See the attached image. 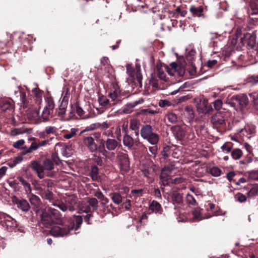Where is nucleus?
<instances>
[{"label":"nucleus","mask_w":258,"mask_h":258,"mask_svg":"<svg viewBox=\"0 0 258 258\" xmlns=\"http://www.w3.org/2000/svg\"><path fill=\"white\" fill-rule=\"evenodd\" d=\"M249 177L254 180H258V171H253L249 173Z\"/></svg>","instance_id":"58"},{"label":"nucleus","mask_w":258,"mask_h":258,"mask_svg":"<svg viewBox=\"0 0 258 258\" xmlns=\"http://www.w3.org/2000/svg\"><path fill=\"white\" fill-rule=\"evenodd\" d=\"M84 144L87 147L89 150L93 152L97 151L98 146L94 141V139L91 137H86L84 139Z\"/></svg>","instance_id":"13"},{"label":"nucleus","mask_w":258,"mask_h":258,"mask_svg":"<svg viewBox=\"0 0 258 258\" xmlns=\"http://www.w3.org/2000/svg\"><path fill=\"white\" fill-rule=\"evenodd\" d=\"M150 82L153 87H154L155 88L158 87V81L156 79H155L154 78H152L150 80Z\"/></svg>","instance_id":"63"},{"label":"nucleus","mask_w":258,"mask_h":258,"mask_svg":"<svg viewBox=\"0 0 258 258\" xmlns=\"http://www.w3.org/2000/svg\"><path fill=\"white\" fill-rule=\"evenodd\" d=\"M166 118L171 123H175L177 121V116L173 112H169L166 115Z\"/></svg>","instance_id":"35"},{"label":"nucleus","mask_w":258,"mask_h":258,"mask_svg":"<svg viewBox=\"0 0 258 258\" xmlns=\"http://www.w3.org/2000/svg\"><path fill=\"white\" fill-rule=\"evenodd\" d=\"M235 199L240 203L244 202L246 200L245 196L240 193L235 195Z\"/></svg>","instance_id":"52"},{"label":"nucleus","mask_w":258,"mask_h":258,"mask_svg":"<svg viewBox=\"0 0 258 258\" xmlns=\"http://www.w3.org/2000/svg\"><path fill=\"white\" fill-rule=\"evenodd\" d=\"M223 102L221 99H217L213 102L214 107L215 110H220L222 106Z\"/></svg>","instance_id":"48"},{"label":"nucleus","mask_w":258,"mask_h":258,"mask_svg":"<svg viewBox=\"0 0 258 258\" xmlns=\"http://www.w3.org/2000/svg\"><path fill=\"white\" fill-rule=\"evenodd\" d=\"M38 148V144L35 142H33L31 143L29 148L27 149L26 147H24L22 149L24 150L23 154L25 155L27 154L31 153L33 151L36 150Z\"/></svg>","instance_id":"27"},{"label":"nucleus","mask_w":258,"mask_h":258,"mask_svg":"<svg viewBox=\"0 0 258 258\" xmlns=\"http://www.w3.org/2000/svg\"><path fill=\"white\" fill-rule=\"evenodd\" d=\"M43 166L46 172V175L52 176L54 175V172L52 171L53 169V163L50 160L47 159L45 160Z\"/></svg>","instance_id":"15"},{"label":"nucleus","mask_w":258,"mask_h":258,"mask_svg":"<svg viewBox=\"0 0 258 258\" xmlns=\"http://www.w3.org/2000/svg\"><path fill=\"white\" fill-rule=\"evenodd\" d=\"M144 102V100L143 98H140L138 100H136L133 102L127 103L126 105V107L124 108L123 109V113H131L132 110H130L127 109V108L132 109L138 104H140Z\"/></svg>","instance_id":"19"},{"label":"nucleus","mask_w":258,"mask_h":258,"mask_svg":"<svg viewBox=\"0 0 258 258\" xmlns=\"http://www.w3.org/2000/svg\"><path fill=\"white\" fill-rule=\"evenodd\" d=\"M54 108V103L52 99L48 98L46 100V104L44 107L41 117L44 120H47L49 117L53 112Z\"/></svg>","instance_id":"6"},{"label":"nucleus","mask_w":258,"mask_h":258,"mask_svg":"<svg viewBox=\"0 0 258 258\" xmlns=\"http://www.w3.org/2000/svg\"><path fill=\"white\" fill-rule=\"evenodd\" d=\"M49 209L54 223L59 224L61 222V216L59 211L52 208H49Z\"/></svg>","instance_id":"23"},{"label":"nucleus","mask_w":258,"mask_h":258,"mask_svg":"<svg viewBox=\"0 0 258 258\" xmlns=\"http://www.w3.org/2000/svg\"><path fill=\"white\" fill-rule=\"evenodd\" d=\"M34 88L32 89L33 94L37 97H40L42 96V91L38 88L36 83H33Z\"/></svg>","instance_id":"42"},{"label":"nucleus","mask_w":258,"mask_h":258,"mask_svg":"<svg viewBox=\"0 0 258 258\" xmlns=\"http://www.w3.org/2000/svg\"><path fill=\"white\" fill-rule=\"evenodd\" d=\"M195 102L196 103L197 109L199 113L206 114L213 110L211 105L209 104L208 100L205 98H195Z\"/></svg>","instance_id":"4"},{"label":"nucleus","mask_w":258,"mask_h":258,"mask_svg":"<svg viewBox=\"0 0 258 258\" xmlns=\"http://www.w3.org/2000/svg\"><path fill=\"white\" fill-rule=\"evenodd\" d=\"M173 132L174 135L179 140L182 139L185 135L184 130L178 125L173 127Z\"/></svg>","instance_id":"24"},{"label":"nucleus","mask_w":258,"mask_h":258,"mask_svg":"<svg viewBox=\"0 0 258 258\" xmlns=\"http://www.w3.org/2000/svg\"><path fill=\"white\" fill-rule=\"evenodd\" d=\"M25 144V141L23 139L20 140L15 142L13 146L16 149H20V147Z\"/></svg>","instance_id":"55"},{"label":"nucleus","mask_w":258,"mask_h":258,"mask_svg":"<svg viewBox=\"0 0 258 258\" xmlns=\"http://www.w3.org/2000/svg\"><path fill=\"white\" fill-rule=\"evenodd\" d=\"M185 112L186 113L188 117L190 119L194 118V112L192 108L190 106H187L185 108Z\"/></svg>","instance_id":"43"},{"label":"nucleus","mask_w":258,"mask_h":258,"mask_svg":"<svg viewBox=\"0 0 258 258\" xmlns=\"http://www.w3.org/2000/svg\"><path fill=\"white\" fill-rule=\"evenodd\" d=\"M258 195V184L254 185L247 193L248 197H254Z\"/></svg>","instance_id":"34"},{"label":"nucleus","mask_w":258,"mask_h":258,"mask_svg":"<svg viewBox=\"0 0 258 258\" xmlns=\"http://www.w3.org/2000/svg\"><path fill=\"white\" fill-rule=\"evenodd\" d=\"M171 105V102L167 100H161L159 102V105L161 107H165Z\"/></svg>","instance_id":"53"},{"label":"nucleus","mask_w":258,"mask_h":258,"mask_svg":"<svg viewBox=\"0 0 258 258\" xmlns=\"http://www.w3.org/2000/svg\"><path fill=\"white\" fill-rule=\"evenodd\" d=\"M221 170L217 167H214L210 169V173L215 177L219 176L221 174Z\"/></svg>","instance_id":"44"},{"label":"nucleus","mask_w":258,"mask_h":258,"mask_svg":"<svg viewBox=\"0 0 258 258\" xmlns=\"http://www.w3.org/2000/svg\"><path fill=\"white\" fill-rule=\"evenodd\" d=\"M29 195V196H28V198L31 204L36 207H38L40 203V200L39 198L32 193Z\"/></svg>","instance_id":"25"},{"label":"nucleus","mask_w":258,"mask_h":258,"mask_svg":"<svg viewBox=\"0 0 258 258\" xmlns=\"http://www.w3.org/2000/svg\"><path fill=\"white\" fill-rule=\"evenodd\" d=\"M170 171L169 170L168 167H165L162 169L160 177L161 179H163L165 180L168 179V174Z\"/></svg>","instance_id":"40"},{"label":"nucleus","mask_w":258,"mask_h":258,"mask_svg":"<svg viewBox=\"0 0 258 258\" xmlns=\"http://www.w3.org/2000/svg\"><path fill=\"white\" fill-rule=\"evenodd\" d=\"M131 194L133 196L136 197L142 196L143 194V189H133L131 191Z\"/></svg>","instance_id":"54"},{"label":"nucleus","mask_w":258,"mask_h":258,"mask_svg":"<svg viewBox=\"0 0 258 258\" xmlns=\"http://www.w3.org/2000/svg\"><path fill=\"white\" fill-rule=\"evenodd\" d=\"M211 122L215 126H221L225 123V113L222 111H218L211 117Z\"/></svg>","instance_id":"7"},{"label":"nucleus","mask_w":258,"mask_h":258,"mask_svg":"<svg viewBox=\"0 0 258 258\" xmlns=\"http://www.w3.org/2000/svg\"><path fill=\"white\" fill-rule=\"evenodd\" d=\"M144 176L149 179L150 181H152L153 171L152 169H144L142 170Z\"/></svg>","instance_id":"39"},{"label":"nucleus","mask_w":258,"mask_h":258,"mask_svg":"<svg viewBox=\"0 0 258 258\" xmlns=\"http://www.w3.org/2000/svg\"><path fill=\"white\" fill-rule=\"evenodd\" d=\"M0 107L3 111L12 109V105L8 100H3L0 103Z\"/></svg>","instance_id":"29"},{"label":"nucleus","mask_w":258,"mask_h":258,"mask_svg":"<svg viewBox=\"0 0 258 258\" xmlns=\"http://www.w3.org/2000/svg\"><path fill=\"white\" fill-rule=\"evenodd\" d=\"M0 224L8 231H12L17 226L16 220L8 214L0 213Z\"/></svg>","instance_id":"3"},{"label":"nucleus","mask_w":258,"mask_h":258,"mask_svg":"<svg viewBox=\"0 0 258 258\" xmlns=\"http://www.w3.org/2000/svg\"><path fill=\"white\" fill-rule=\"evenodd\" d=\"M20 99L22 103L24 105L26 102V93L23 92H20Z\"/></svg>","instance_id":"62"},{"label":"nucleus","mask_w":258,"mask_h":258,"mask_svg":"<svg viewBox=\"0 0 258 258\" xmlns=\"http://www.w3.org/2000/svg\"><path fill=\"white\" fill-rule=\"evenodd\" d=\"M127 73L132 78L134 81L137 80L138 83L141 85L142 76L141 73V66L137 63L135 68H132L131 64H127L126 66Z\"/></svg>","instance_id":"5"},{"label":"nucleus","mask_w":258,"mask_h":258,"mask_svg":"<svg viewBox=\"0 0 258 258\" xmlns=\"http://www.w3.org/2000/svg\"><path fill=\"white\" fill-rule=\"evenodd\" d=\"M8 168L3 166L0 168V179L6 174Z\"/></svg>","instance_id":"60"},{"label":"nucleus","mask_w":258,"mask_h":258,"mask_svg":"<svg viewBox=\"0 0 258 258\" xmlns=\"http://www.w3.org/2000/svg\"><path fill=\"white\" fill-rule=\"evenodd\" d=\"M141 122L139 119H132L130 122V128L135 132V135L138 137Z\"/></svg>","instance_id":"17"},{"label":"nucleus","mask_w":258,"mask_h":258,"mask_svg":"<svg viewBox=\"0 0 258 258\" xmlns=\"http://www.w3.org/2000/svg\"><path fill=\"white\" fill-rule=\"evenodd\" d=\"M80 210L82 212L87 213L90 212V208L89 206L87 205L83 206L80 208Z\"/></svg>","instance_id":"61"},{"label":"nucleus","mask_w":258,"mask_h":258,"mask_svg":"<svg viewBox=\"0 0 258 258\" xmlns=\"http://www.w3.org/2000/svg\"><path fill=\"white\" fill-rule=\"evenodd\" d=\"M137 139L134 140L133 138L129 135L127 133L124 134L123 137L122 142L123 145L128 149H131L135 143H137Z\"/></svg>","instance_id":"14"},{"label":"nucleus","mask_w":258,"mask_h":258,"mask_svg":"<svg viewBox=\"0 0 258 258\" xmlns=\"http://www.w3.org/2000/svg\"><path fill=\"white\" fill-rule=\"evenodd\" d=\"M110 126L109 123L107 121H104L103 123H100V129L102 130H105L108 128Z\"/></svg>","instance_id":"59"},{"label":"nucleus","mask_w":258,"mask_h":258,"mask_svg":"<svg viewBox=\"0 0 258 258\" xmlns=\"http://www.w3.org/2000/svg\"><path fill=\"white\" fill-rule=\"evenodd\" d=\"M88 203L91 206L93 210L96 211L98 208V202L96 199L94 198H90L88 200Z\"/></svg>","instance_id":"36"},{"label":"nucleus","mask_w":258,"mask_h":258,"mask_svg":"<svg viewBox=\"0 0 258 258\" xmlns=\"http://www.w3.org/2000/svg\"><path fill=\"white\" fill-rule=\"evenodd\" d=\"M31 167L32 169L36 173L38 177L40 178H43L46 175V172L44 171L43 166L39 162L33 161L31 163Z\"/></svg>","instance_id":"10"},{"label":"nucleus","mask_w":258,"mask_h":258,"mask_svg":"<svg viewBox=\"0 0 258 258\" xmlns=\"http://www.w3.org/2000/svg\"><path fill=\"white\" fill-rule=\"evenodd\" d=\"M111 199L114 203L117 205L120 204L122 201L121 195L117 192H115L111 195Z\"/></svg>","instance_id":"33"},{"label":"nucleus","mask_w":258,"mask_h":258,"mask_svg":"<svg viewBox=\"0 0 258 258\" xmlns=\"http://www.w3.org/2000/svg\"><path fill=\"white\" fill-rule=\"evenodd\" d=\"M98 101L99 104L103 106H106L109 103V100L103 96L98 97Z\"/></svg>","instance_id":"47"},{"label":"nucleus","mask_w":258,"mask_h":258,"mask_svg":"<svg viewBox=\"0 0 258 258\" xmlns=\"http://www.w3.org/2000/svg\"><path fill=\"white\" fill-rule=\"evenodd\" d=\"M78 131V130L77 128H72L71 129L70 131L63 135V138L66 139H71L76 135Z\"/></svg>","instance_id":"38"},{"label":"nucleus","mask_w":258,"mask_h":258,"mask_svg":"<svg viewBox=\"0 0 258 258\" xmlns=\"http://www.w3.org/2000/svg\"><path fill=\"white\" fill-rule=\"evenodd\" d=\"M242 154L241 150L235 149L231 152V155L234 160H238L241 157Z\"/></svg>","instance_id":"32"},{"label":"nucleus","mask_w":258,"mask_h":258,"mask_svg":"<svg viewBox=\"0 0 258 258\" xmlns=\"http://www.w3.org/2000/svg\"><path fill=\"white\" fill-rule=\"evenodd\" d=\"M41 196L46 200H51L53 198V194L48 190H44Z\"/></svg>","instance_id":"45"},{"label":"nucleus","mask_w":258,"mask_h":258,"mask_svg":"<svg viewBox=\"0 0 258 258\" xmlns=\"http://www.w3.org/2000/svg\"><path fill=\"white\" fill-rule=\"evenodd\" d=\"M232 148V146L230 143H226L221 147L222 151L225 153H229L231 151Z\"/></svg>","instance_id":"41"},{"label":"nucleus","mask_w":258,"mask_h":258,"mask_svg":"<svg viewBox=\"0 0 258 258\" xmlns=\"http://www.w3.org/2000/svg\"><path fill=\"white\" fill-rule=\"evenodd\" d=\"M164 70L166 71V72L168 73L170 76H174V73L176 71L175 70L173 69L170 68L169 66L165 65L164 66Z\"/></svg>","instance_id":"57"},{"label":"nucleus","mask_w":258,"mask_h":258,"mask_svg":"<svg viewBox=\"0 0 258 258\" xmlns=\"http://www.w3.org/2000/svg\"><path fill=\"white\" fill-rule=\"evenodd\" d=\"M15 204L17 208L21 209L23 212H27L30 209V206L28 202L26 200H18L15 201Z\"/></svg>","instance_id":"16"},{"label":"nucleus","mask_w":258,"mask_h":258,"mask_svg":"<svg viewBox=\"0 0 258 258\" xmlns=\"http://www.w3.org/2000/svg\"><path fill=\"white\" fill-rule=\"evenodd\" d=\"M240 132L242 133L244 135H245L248 138H250L251 136H248L252 135L255 133V127L253 126L247 125L245 126L244 128L241 129Z\"/></svg>","instance_id":"21"},{"label":"nucleus","mask_w":258,"mask_h":258,"mask_svg":"<svg viewBox=\"0 0 258 258\" xmlns=\"http://www.w3.org/2000/svg\"><path fill=\"white\" fill-rule=\"evenodd\" d=\"M186 200L188 204L192 205H195L196 203V201L194 197L189 194L186 195Z\"/></svg>","instance_id":"51"},{"label":"nucleus","mask_w":258,"mask_h":258,"mask_svg":"<svg viewBox=\"0 0 258 258\" xmlns=\"http://www.w3.org/2000/svg\"><path fill=\"white\" fill-rule=\"evenodd\" d=\"M23 186L27 195H29L31 193L32 189L30 184L29 183L27 182Z\"/></svg>","instance_id":"56"},{"label":"nucleus","mask_w":258,"mask_h":258,"mask_svg":"<svg viewBox=\"0 0 258 258\" xmlns=\"http://www.w3.org/2000/svg\"><path fill=\"white\" fill-rule=\"evenodd\" d=\"M118 158L119 162L120 169L127 171L130 169V162L128 155L122 152L119 153Z\"/></svg>","instance_id":"8"},{"label":"nucleus","mask_w":258,"mask_h":258,"mask_svg":"<svg viewBox=\"0 0 258 258\" xmlns=\"http://www.w3.org/2000/svg\"><path fill=\"white\" fill-rule=\"evenodd\" d=\"M192 213L195 217L198 220H201L205 218L204 217L201 216V210L199 208L195 209Z\"/></svg>","instance_id":"49"},{"label":"nucleus","mask_w":258,"mask_h":258,"mask_svg":"<svg viewBox=\"0 0 258 258\" xmlns=\"http://www.w3.org/2000/svg\"><path fill=\"white\" fill-rule=\"evenodd\" d=\"M83 219L81 216H76L75 219L69 224L54 226L50 230L51 234L54 236H64L70 234L74 230H77L82 224Z\"/></svg>","instance_id":"1"},{"label":"nucleus","mask_w":258,"mask_h":258,"mask_svg":"<svg viewBox=\"0 0 258 258\" xmlns=\"http://www.w3.org/2000/svg\"><path fill=\"white\" fill-rule=\"evenodd\" d=\"M189 10L193 15L200 17L202 15L203 9L201 7H196L194 6H191L190 7Z\"/></svg>","instance_id":"30"},{"label":"nucleus","mask_w":258,"mask_h":258,"mask_svg":"<svg viewBox=\"0 0 258 258\" xmlns=\"http://www.w3.org/2000/svg\"><path fill=\"white\" fill-rule=\"evenodd\" d=\"M41 221L45 226H48L54 223L51 213H50L49 209L47 211L46 210H41Z\"/></svg>","instance_id":"9"},{"label":"nucleus","mask_w":258,"mask_h":258,"mask_svg":"<svg viewBox=\"0 0 258 258\" xmlns=\"http://www.w3.org/2000/svg\"><path fill=\"white\" fill-rule=\"evenodd\" d=\"M249 6L252 11V15L258 14V0H250Z\"/></svg>","instance_id":"28"},{"label":"nucleus","mask_w":258,"mask_h":258,"mask_svg":"<svg viewBox=\"0 0 258 258\" xmlns=\"http://www.w3.org/2000/svg\"><path fill=\"white\" fill-rule=\"evenodd\" d=\"M108 96L113 101L117 102L120 100V90L117 85H113V89L110 91Z\"/></svg>","instance_id":"12"},{"label":"nucleus","mask_w":258,"mask_h":258,"mask_svg":"<svg viewBox=\"0 0 258 258\" xmlns=\"http://www.w3.org/2000/svg\"><path fill=\"white\" fill-rule=\"evenodd\" d=\"M100 129V123L96 122L94 123H92L90 124L89 126H87L86 128V130L87 131H93L97 129Z\"/></svg>","instance_id":"50"},{"label":"nucleus","mask_w":258,"mask_h":258,"mask_svg":"<svg viewBox=\"0 0 258 258\" xmlns=\"http://www.w3.org/2000/svg\"><path fill=\"white\" fill-rule=\"evenodd\" d=\"M90 175L93 180H96L98 178V168L96 166L94 165L92 166Z\"/></svg>","instance_id":"37"},{"label":"nucleus","mask_w":258,"mask_h":258,"mask_svg":"<svg viewBox=\"0 0 258 258\" xmlns=\"http://www.w3.org/2000/svg\"><path fill=\"white\" fill-rule=\"evenodd\" d=\"M120 142L115 139L108 138L104 142V148L107 150L111 151L115 150L117 147L120 146Z\"/></svg>","instance_id":"11"},{"label":"nucleus","mask_w":258,"mask_h":258,"mask_svg":"<svg viewBox=\"0 0 258 258\" xmlns=\"http://www.w3.org/2000/svg\"><path fill=\"white\" fill-rule=\"evenodd\" d=\"M225 104L229 105L230 107L236 108L237 106V101L235 96H233L231 97L228 98L225 101Z\"/></svg>","instance_id":"31"},{"label":"nucleus","mask_w":258,"mask_h":258,"mask_svg":"<svg viewBox=\"0 0 258 258\" xmlns=\"http://www.w3.org/2000/svg\"><path fill=\"white\" fill-rule=\"evenodd\" d=\"M171 198L174 204H180L182 202V196L178 191H172L171 194Z\"/></svg>","instance_id":"20"},{"label":"nucleus","mask_w":258,"mask_h":258,"mask_svg":"<svg viewBox=\"0 0 258 258\" xmlns=\"http://www.w3.org/2000/svg\"><path fill=\"white\" fill-rule=\"evenodd\" d=\"M140 134L144 139L147 140L152 145H156L159 142V135L153 132V128L149 124H145L142 127Z\"/></svg>","instance_id":"2"},{"label":"nucleus","mask_w":258,"mask_h":258,"mask_svg":"<svg viewBox=\"0 0 258 258\" xmlns=\"http://www.w3.org/2000/svg\"><path fill=\"white\" fill-rule=\"evenodd\" d=\"M8 183L10 187L14 189H16L18 186V183L15 180L10 181Z\"/></svg>","instance_id":"64"},{"label":"nucleus","mask_w":258,"mask_h":258,"mask_svg":"<svg viewBox=\"0 0 258 258\" xmlns=\"http://www.w3.org/2000/svg\"><path fill=\"white\" fill-rule=\"evenodd\" d=\"M57 128L55 126H46L45 129V132L46 134H55L57 132Z\"/></svg>","instance_id":"46"},{"label":"nucleus","mask_w":258,"mask_h":258,"mask_svg":"<svg viewBox=\"0 0 258 258\" xmlns=\"http://www.w3.org/2000/svg\"><path fill=\"white\" fill-rule=\"evenodd\" d=\"M156 69L158 71V76L159 78L163 81H166V74L164 73V70L163 68V66L161 64H158L156 66Z\"/></svg>","instance_id":"26"},{"label":"nucleus","mask_w":258,"mask_h":258,"mask_svg":"<svg viewBox=\"0 0 258 258\" xmlns=\"http://www.w3.org/2000/svg\"><path fill=\"white\" fill-rule=\"evenodd\" d=\"M149 210L151 213L161 214L162 212V209L161 205L157 201H153L149 206Z\"/></svg>","instance_id":"18"},{"label":"nucleus","mask_w":258,"mask_h":258,"mask_svg":"<svg viewBox=\"0 0 258 258\" xmlns=\"http://www.w3.org/2000/svg\"><path fill=\"white\" fill-rule=\"evenodd\" d=\"M237 104H239L241 106L246 105L248 103V99L245 94H240L235 95Z\"/></svg>","instance_id":"22"}]
</instances>
